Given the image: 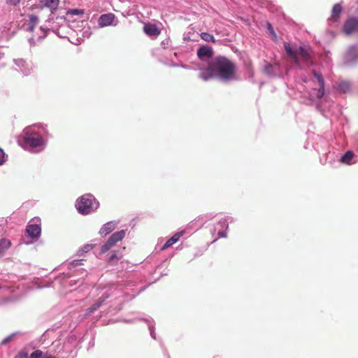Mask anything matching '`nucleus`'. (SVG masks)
Listing matches in <instances>:
<instances>
[{
	"instance_id": "f257e3e1",
	"label": "nucleus",
	"mask_w": 358,
	"mask_h": 358,
	"mask_svg": "<svg viewBox=\"0 0 358 358\" xmlns=\"http://www.w3.org/2000/svg\"><path fill=\"white\" fill-rule=\"evenodd\" d=\"M236 63L224 56H217L209 61L206 68L201 69L199 77L207 81L212 78L229 82L237 79Z\"/></svg>"
},
{
	"instance_id": "f03ea898",
	"label": "nucleus",
	"mask_w": 358,
	"mask_h": 358,
	"mask_svg": "<svg viewBox=\"0 0 358 358\" xmlns=\"http://www.w3.org/2000/svg\"><path fill=\"white\" fill-rule=\"evenodd\" d=\"M22 141L25 148L33 149L46 145L45 138L50 136L46 124H38L24 129L22 132Z\"/></svg>"
},
{
	"instance_id": "7ed1b4c3",
	"label": "nucleus",
	"mask_w": 358,
	"mask_h": 358,
	"mask_svg": "<svg viewBox=\"0 0 358 358\" xmlns=\"http://www.w3.org/2000/svg\"><path fill=\"white\" fill-rule=\"evenodd\" d=\"M284 48L287 55L299 69H302L300 58L307 66L313 64L310 52L308 50L304 47L300 46L296 49H293L289 43L285 42L284 43Z\"/></svg>"
},
{
	"instance_id": "20e7f679",
	"label": "nucleus",
	"mask_w": 358,
	"mask_h": 358,
	"mask_svg": "<svg viewBox=\"0 0 358 358\" xmlns=\"http://www.w3.org/2000/svg\"><path fill=\"white\" fill-rule=\"evenodd\" d=\"M99 202L92 194H85L80 196L76 203L78 213L86 215L95 211L99 207Z\"/></svg>"
},
{
	"instance_id": "39448f33",
	"label": "nucleus",
	"mask_w": 358,
	"mask_h": 358,
	"mask_svg": "<svg viewBox=\"0 0 358 358\" xmlns=\"http://www.w3.org/2000/svg\"><path fill=\"white\" fill-rule=\"evenodd\" d=\"M14 63L19 68V71L24 76H28L32 70V64L23 59H15Z\"/></svg>"
},
{
	"instance_id": "423d86ee",
	"label": "nucleus",
	"mask_w": 358,
	"mask_h": 358,
	"mask_svg": "<svg viewBox=\"0 0 358 358\" xmlns=\"http://www.w3.org/2000/svg\"><path fill=\"white\" fill-rule=\"evenodd\" d=\"M25 233L27 236L31 238H38L41 234V228L38 224H29L27 226Z\"/></svg>"
},
{
	"instance_id": "0eeeda50",
	"label": "nucleus",
	"mask_w": 358,
	"mask_h": 358,
	"mask_svg": "<svg viewBox=\"0 0 358 358\" xmlns=\"http://www.w3.org/2000/svg\"><path fill=\"white\" fill-rule=\"evenodd\" d=\"M358 29V19L357 17H350L343 24V31L350 35L353 31Z\"/></svg>"
},
{
	"instance_id": "6e6552de",
	"label": "nucleus",
	"mask_w": 358,
	"mask_h": 358,
	"mask_svg": "<svg viewBox=\"0 0 358 358\" xmlns=\"http://www.w3.org/2000/svg\"><path fill=\"white\" fill-rule=\"evenodd\" d=\"M97 23L99 28L112 25V13L101 15L97 20Z\"/></svg>"
},
{
	"instance_id": "1a4fd4ad",
	"label": "nucleus",
	"mask_w": 358,
	"mask_h": 358,
	"mask_svg": "<svg viewBox=\"0 0 358 358\" xmlns=\"http://www.w3.org/2000/svg\"><path fill=\"white\" fill-rule=\"evenodd\" d=\"M313 76L317 78V80L319 82L320 87L318 90V92L316 95V96L318 99L322 98L324 94V81L322 76L321 74H319L317 73L315 70H313Z\"/></svg>"
},
{
	"instance_id": "9d476101",
	"label": "nucleus",
	"mask_w": 358,
	"mask_h": 358,
	"mask_svg": "<svg viewBox=\"0 0 358 358\" xmlns=\"http://www.w3.org/2000/svg\"><path fill=\"white\" fill-rule=\"evenodd\" d=\"M213 51L212 48L203 45L200 47L197 50V56L199 59H203L204 57H211L213 56Z\"/></svg>"
},
{
	"instance_id": "9b49d317",
	"label": "nucleus",
	"mask_w": 358,
	"mask_h": 358,
	"mask_svg": "<svg viewBox=\"0 0 358 358\" xmlns=\"http://www.w3.org/2000/svg\"><path fill=\"white\" fill-rule=\"evenodd\" d=\"M144 32L150 36H158L160 34V31L155 24H145L143 27Z\"/></svg>"
},
{
	"instance_id": "f8f14e48",
	"label": "nucleus",
	"mask_w": 358,
	"mask_h": 358,
	"mask_svg": "<svg viewBox=\"0 0 358 358\" xmlns=\"http://www.w3.org/2000/svg\"><path fill=\"white\" fill-rule=\"evenodd\" d=\"M108 297V296H106L105 297H103V296H102L96 302H95L90 307H89L86 310L85 316L91 315L94 311H96L101 306V304L103 303V301Z\"/></svg>"
},
{
	"instance_id": "ddd939ff",
	"label": "nucleus",
	"mask_w": 358,
	"mask_h": 358,
	"mask_svg": "<svg viewBox=\"0 0 358 358\" xmlns=\"http://www.w3.org/2000/svg\"><path fill=\"white\" fill-rule=\"evenodd\" d=\"M342 12V6L339 3H336L334 6L331 10V15L329 18L332 22H337L340 17L341 13Z\"/></svg>"
},
{
	"instance_id": "4468645a",
	"label": "nucleus",
	"mask_w": 358,
	"mask_h": 358,
	"mask_svg": "<svg viewBox=\"0 0 358 358\" xmlns=\"http://www.w3.org/2000/svg\"><path fill=\"white\" fill-rule=\"evenodd\" d=\"M182 236V232H178L175 234L171 238H170L164 245L162 250H165L171 245H173L174 243H176L177 241H179L180 238Z\"/></svg>"
},
{
	"instance_id": "2eb2a0df",
	"label": "nucleus",
	"mask_w": 358,
	"mask_h": 358,
	"mask_svg": "<svg viewBox=\"0 0 358 358\" xmlns=\"http://www.w3.org/2000/svg\"><path fill=\"white\" fill-rule=\"evenodd\" d=\"M346 58L348 61H354L358 58V50L355 46L349 48L346 52Z\"/></svg>"
},
{
	"instance_id": "dca6fc26",
	"label": "nucleus",
	"mask_w": 358,
	"mask_h": 358,
	"mask_svg": "<svg viewBox=\"0 0 358 358\" xmlns=\"http://www.w3.org/2000/svg\"><path fill=\"white\" fill-rule=\"evenodd\" d=\"M44 6L50 8L51 13L57 9L59 0H43L41 1Z\"/></svg>"
},
{
	"instance_id": "f3484780",
	"label": "nucleus",
	"mask_w": 358,
	"mask_h": 358,
	"mask_svg": "<svg viewBox=\"0 0 358 358\" xmlns=\"http://www.w3.org/2000/svg\"><path fill=\"white\" fill-rule=\"evenodd\" d=\"M112 232V221L108 222L104 224L100 229L99 234L100 236L104 237Z\"/></svg>"
},
{
	"instance_id": "a211bd4d",
	"label": "nucleus",
	"mask_w": 358,
	"mask_h": 358,
	"mask_svg": "<svg viewBox=\"0 0 358 358\" xmlns=\"http://www.w3.org/2000/svg\"><path fill=\"white\" fill-rule=\"evenodd\" d=\"M29 17V22L28 24V27L27 28V30L29 31H33L35 27L38 24L39 20L38 16L36 15H30Z\"/></svg>"
},
{
	"instance_id": "6ab92c4d",
	"label": "nucleus",
	"mask_w": 358,
	"mask_h": 358,
	"mask_svg": "<svg viewBox=\"0 0 358 358\" xmlns=\"http://www.w3.org/2000/svg\"><path fill=\"white\" fill-rule=\"evenodd\" d=\"M110 248H112V236H110L108 238L107 241L103 245H102L98 253L99 255L105 254L106 252L110 250Z\"/></svg>"
},
{
	"instance_id": "aec40b11",
	"label": "nucleus",
	"mask_w": 358,
	"mask_h": 358,
	"mask_svg": "<svg viewBox=\"0 0 358 358\" xmlns=\"http://www.w3.org/2000/svg\"><path fill=\"white\" fill-rule=\"evenodd\" d=\"M354 156V152L351 150H348L341 158V162L346 164H351V161L353 159Z\"/></svg>"
},
{
	"instance_id": "412c9836",
	"label": "nucleus",
	"mask_w": 358,
	"mask_h": 358,
	"mask_svg": "<svg viewBox=\"0 0 358 358\" xmlns=\"http://www.w3.org/2000/svg\"><path fill=\"white\" fill-rule=\"evenodd\" d=\"M11 245L10 241L0 236V255Z\"/></svg>"
},
{
	"instance_id": "4be33fe9",
	"label": "nucleus",
	"mask_w": 358,
	"mask_h": 358,
	"mask_svg": "<svg viewBox=\"0 0 358 358\" xmlns=\"http://www.w3.org/2000/svg\"><path fill=\"white\" fill-rule=\"evenodd\" d=\"M125 230H120L115 233H113V243L122 241L125 236Z\"/></svg>"
},
{
	"instance_id": "5701e85b",
	"label": "nucleus",
	"mask_w": 358,
	"mask_h": 358,
	"mask_svg": "<svg viewBox=\"0 0 358 358\" xmlns=\"http://www.w3.org/2000/svg\"><path fill=\"white\" fill-rule=\"evenodd\" d=\"M49 31L50 29L48 27L41 26L39 29L40 34H38V41H41L44 39L47 36Z\"/></svg>"
},
{
	"instance_id": "b1692460",
	"label": "nucleus",
	"mask_w": 358,
	"mask_h": 358,
	"mask_svg": "<svg viewBox=\"0 0 358 358\" xmlns=\"http://www.w3.org/2000/svg\"><path fill=\"white\" fill-rule=\"evenodd\" d=\"M201 38L206 42H212L213 43H215V39L214 36L209 33L202 32L201 34Z\"/></svg>"
},
{
	"instance_id": "393cba45",
	"label": "nucleus",
	"mask_w": 358,
	"mask_h": 358,
	"mask_svg": "<svg viewBox=\"0 0 358 358\" xmlns=\"http://www.w3.org/2000/svg\"><path fill=\"white\" fill-rule=\"evenodd\" d=\"M29 358H50L45 355L41 350H36L34 351L30 355Z\"/></svg>"
},
{
	"instance_id": "a878e982",
	"label": "nucleus",
	"mask_w": 358,
	"mask_h": 358,
	"mask_svg": "<svg viewBox=\"0 0 358 358\" xmlns=\"http://www.w3.org/2000/svg\"><path fill=\"white\" fill-rule=\"evenodd\" d=\"M338 88L343 92H347L350 89V84L347 81H342L339 83Z\"/></svg>"
},
{
	"instance_id": "bb28decb",
	"label": "nucleus",
	"mask_w": 358,
	"mask_h": 358,
	"mask_svg": "<svg viewBox=\"0 0 358 358\" xmlns=\"http://www.w3.org/2000/svg\"><path fill=\"white\" fill-rule=\"evenodd\" d=\"M274 66L271 64H266L264 66V72L269 76L274 75Z\"/></svg>"
},
{
	"instance_id": "cd10ccee",
	"label": "nucleus",
	"mask_w": 358,
	"mask_h": 358,
	"mask_svg": "<svg viewBox=\"0 0 358 358\" xmlns=\"http://www.w3.org/2000/svg\"><path fill=\"white\" fill-rule=\"evenodd\" d=\"M94 245H94V244H86L83 248H81L80 249L79 253L83 254V253L87 252L90 250H91L94 247Z\"/></svg>"
},
{
	"instance_id": "c85d7f7f",
	"label": "nucleus",
	"mask_w": 358,
	"mask_h": 358,
	"mask_svg": "<svg viewBox=\"0 0 358 358\" xmlns=\"http://www.w3.org/2000/svg\"><path fill=\"white\" fill-rule=\"evenodd\" d=\"M17 334V333H13L11 334L10 335L8 336L7 337H6L5 338H3L2 340V341L1 342V345H6L8 343H9L16 335Z\"/></svg>"
},
{
	"instance_id": "c756f323",
	"label": "nucleus",
	"mask_w": 358,
	"mask_h": 358,
	"mask_svg": "<svg viewBox=\"0 0 358 358\" xmlns=\"http://www.w3.org/2000/svg\"><path fill=\"white\" fill-rule=\"evenodd\" d=\"M84 13V10L83 9H78V8H73L71 9L67 12V14L69 15H81Z\"/></svg>"
},
{
	"instance_id": "7c9ffc66",
	"label": "nucleus",
	"mask_w": 358,
	"mask_h": 358,
	"mask_svg": "<svg viewBox=\"0 0 358 358\" xmlns=\"http://www.w3.org/2000/svg\"><path fill=\"white\" fill-rule=\"evenodd\" d=\"M15 358H29V355L26 350H22L16 355Z\"/></svg>"
},
{
	"instance_id": "2f4dec72",
	"label": "nucleus",
	"mask_w": 358,
	"mask_h": 358,
	"mask_svg": "<svg viewBox=\"0 0 358 358\" xmlns=\"http://www.w3.org/2000/svg\"><path fill=\"white\" fill-rule=\"evenodd\" d=\"M6 161V155L4 151L0 148V166L3 165Z\"/></svg>"
},
{
	"instance_id": "473e14b6",
	"label": "nucleus",
	"mask_w": 358,
	"mask_h": 358,
	"mask_svg": "<svg viewBox=\"0 0 358 358\" xmlns=\"http://www.w3.org/2000/svg\"><path fill=\"white\" fill-rule=\"evenodd\" d=\"M267 29H268V31L270 32L271 35L273 37V39L275 41H276L277 40V36H276V34L275 33V31L273 30V28L271 24L267 23Z\"/></svg>"
},
{
	"instance_id": "72a5a7b5",
	"label": "nucleus",
	"mask_w": 358,
	"mask_h": 358,
	"mask_svg": "<svg viewBox=\"0 0 358 358\" xmlns=\"http://www.w3.org/2000/svg\"><path fill=\"white\" fill-rule=\"evenodd\" d=\"M83 259H75L71 264L73 266H80L83 264Z\"/></svg>"
},
{
	"instance_id": "f704fd0d",
	"label": "nucleus",
	"mask_w": 358,
	"mask_h": 358,
	"mask_svg": "<svg viewBox=\"0 0 358 358\" xmlns=\"http://www.w3.org/2000/svg\"><path fill=\"white\" fill-rule=\"evenodd\" d=\"M218 236L220 238H226L227 237V232L225 231H219Z\"/></svg>"
},
{
	"instance_id": "c9c22d12",
	"label": "nucleus",
	"mask_w": 358,
	"mask_h": 358,
	"mask_svg": "<svg viewBox=\"0 0 358 358\" xmlns=\"http://www.w3.org/2000/svg\"><path fill=\"white\" fill-rule=\"evenodd\" d=\"M29 43L30 45H35L34 38H29Z\"/></svg>"
},
{
	"instance_id": "e433bc0d",
	"label": "nucleus",
	"mask_w": 358,
	"mask_h": 358,
	"mask_svg": "<svg viewBox=\"0 0 358 358\" xmlns=\"http://www.w3.org/2000/svg\"><path fill=\"white\" fill-rule=\"evenodd\" d=\"M3 234V227L0 224V236H2Z\"/></svg>"
},
{
	"instance_id": "4c0bfd02",
	"label": "nucleus",
	"mask_w": 358,
	"mask_h": 358,
	"mask_svg": "<svg viewBox=\"0 0 358 358\" xmlns=\"http://www.w3.org/2000/svg\"><path fill=\"white\" fill-rule=\"evenodd\" d=\"M357 32H358V29H357Z\"/></svg>"
}]
</instances>
